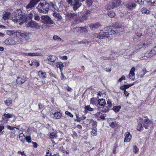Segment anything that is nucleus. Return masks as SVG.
I'll return each instance as SVG.
<instances>
[{"mask_svg":"<svg viewBox=\"0 0 156 156\" xmlns=\"http://www.w3.org/2000/svg\"><path fill=\"white\" fill-rule=\"evenodd\" d=\"M37 9L40 13H47L49 10V3L46 2L40 3L38 5Z\"/></svg>","mask_w":156,"mask_h":156,"instance_id":"f257e3e1","label":"nucleus"},{"mask_svg":"<svg viewBox=\"0 0 156 156\" xmlns=\"http://www.w3.org/2000/svg\"><path fill=\"white\" fill-rule=\"evenodd\" d=\"M23 39L24 38L23 37L20 39L19 37H16L15 38L14 40L12 39H9L7 41H6L5 42H9L7 43V44L8 45H13L20 44L24 41H23Z\"/></svg>","mask_w":156,"mask_h":156,"instance_id":"f03ea898","label":"nucleus"},{"mask_svg":"<svg viewBox=\"0 0 156 156\" xmlns=\"http://www.w3.org/2000/svg\"><path fill=\"white\" fill-rule=\"evenodd\" d=\"M41 21L44 24H52L54 23V21L52 20L50 17L47 15H44L41 17Z\"/></svg>","mask_w":156,"mask_h":156,"instance_id":"7ed1b4c3","label":"nucleus"},{"mask_svg":"<svg viewBox=\"0 0 156 156\" xmlns=\"http://www.w3.org/2000/svg\"><path fill=\"white\" fill-rule=\"evenodd\" d=\"M27 19V16L26 15H22L20 16H17L16 18L13 17L12 20L16 23L20 22V21L22 20V21L20 23V24H21L23 23L22 22L26 21Z\"/></svg>","mask_w":156,"mask_h":156,"instance_id":"20e7f679","label":"nucleus"},{"mask_svg":"<svg viewBox=\"0 0 156 156\" xmlns=\"http://www.w3.org/2000/svg\"><path fill=\"white\" fill-rule=\"evenodd\" d=\"M108 34L109 33L108 32H104L103 34H101V33H98L94 34L93 36L97 38L102 39L104 37H108Z\"/></svg>","mask_w":156,"mask_h":156,"instance_id":"39448f33","label":"nucleus"},{"mask_svg":"<svg viewBox=\"0 0 156 156\" xmlns=\"http://www.w3.org/2000/svg\"><path fill=\"white\" fill-rule=\"evenodd\" d=\"M41 0H31L29 3L26 6L27 9H31L35 7L37 3Z\"/></svg>","mask_w":156,"mask_h":156,"instance_id":"423d86ee","label":"nucleus"},{"mask_svg":"<svg viewBox=\"0 0 156 156\" xmlns=\"http://www.w3.org/2000/svg\"><path fill=\"white\" fill-rule=\"evenodd\" d=\"M57 57L55 55H50L48 56L46 61L48 64H52L56 60Z\"/></svg>","mask_w":156,"mask_h":156,"instance_id":"0eeeda50","label":"nucleus"},{"mask_svg":"<svg viewBox=\"0 0 156 156\" xmlns=\"http://www.w3.org/2000/svg\"><path fill=\"white\" fill-rule=\"evenodd\" d=\"M48 135L49 136L48 138L51 140L53 144L54 145L55 144V143L53 139L57 138L58 136L56 133L54 132H49L48 133Z\"/></svg>","mask_w":156,"mask_h":156,"instance_id":"6e6552de","label":"nucleus"},{"mask_svg":"<svg viewBox=\"0 0 156 156\" xmlns=\"http://www.w3.org/2000/svg\"><path fill=\"white\" fill-rule=\"evenodd\" d=\"M81 3L79 2L78 0H74L73 4L71 6L73 7V9L76 11L79 8L81 5Z\"/></svg>","mask_w":156,"mask_h":156,"instance_id":"1a4fd4ad","label":"nucleus"},{"mask_svg":"<svg viewBox=\"0 0 156 156\" xmlns=\"http://www.w3.org/2000/svg\"><path fill=\"white\" fill-rule=\"evenodd\" d=\"M72 30L74 32L79 31L80 33H87L88 31L85 27L75 28L72 29Z\"/></svg>","mask_w":156,"mask_h":156,"instance_id":"9d476101","label":"nucleus"},{"mask_svg":"<svg viewBox=\"0 0 156 156\" xmlns=\"http://www.w3.org/2000/svg\"><path fill=\"white\" fill-rule=\"evenodd\" d=\"M143 125L146 129H148V127L152 124L151 121H150L149 119L147 118L144 119L143 120Z\"/></svg>","mask_w":156,"mask_h":156,"instance_id":"9b49d317","label":"nucleus"},{"mask_svg":"<svg viewBox=\"0 0 156 156\" xmlns=\"http://www.w3.org/2000/svg\"><path fill=\"white\" fill-rule=\"evenodd\" d=\"M26 80V78L24 76H18L16 79V82L19 84L24 83Z\"/></svg>","mask_w":156,"mask_h":156,"instance_id":"f8f14e48","label":"nucleus"},{"mask_svg":"<svg viewBox=\"0 0 156 156\" xmlns=\"http://www.w3.org/2000/svg\"><path fill=\"white\" fill-rule=\"evenodd\" d=\"M136 4L133 2H129L125 5L126 8L130 10H132L136 7Z\"/></svg>","mask_w":156,"mask_h":156,"instance_id":"ddd939ff","label":"nucleus"},{"mask_svg":"<svg viewBox=\"0 0 156 156\" xmlns=\"http://www.w3.org/2000/svg\"><path fill=\"white\" fill-rule=\"evenodd\" d=\"M27 26L31 28H38L40 27V26L37 23L33 21L29 22L28 23Z\"/></svg>","mask_w":156,"mask_h":156,"instance_id":"4468645a","label":"nucleus"},{"mask_svg":"<svg viewBox=\"0 0 156 156\" xmlns=\"http://www.w3.org/2000/svg\"><path fill=\"white\" fill-rule=\"evenodd\" d=\"M135 70V69L134 67H133L131 69L129 73V79L133 80L135 78L134 71Z\"/></svg>","mask_w":156,"mask_h":156,"instance_id":"2eb2a0df","label":"nucleus"},{"mask_svg":"<svg viewBox=\"0 0 156 156\" xmlns=\"http://www.w3.org/2000/svg\"><path fill=\"white\" fill-rule=\"evenodd\" d=\"M49 9H50L53 12L58 10V9L56 5L53 3L50 2L49 3Z\"/></svg>","mask_w":156,"mask_h":156,"instance_id":"dca6fc26","label":"nucleus"},{"mask_svg":"<svg viewBox=\"0 0 156 156\" xmlns=\"http://www.w3.org/2000/svg\"><path fill=\"white\" fill-rule=\"evenodd\" d=\"M89 25L91 29L92 30H93L94 29H97L101 26L100 24L98 23H90Z\"/></svg>","mask_w":156,"mask_h":156,"instance_id":"f3484780","label":"nucleus"},{"mask_svg":"<svg viewBox=\"0 0 156 156\" xmlns=\"http://www.w3.org/2000/svg\"><path fill=\"white\" fill-rule=\"evenodd\" d=\"M131 138V136L129 132H126L125 133V138L124 140L125 142H129Z\"/></svg>","mask_w":156,"mask_h":156,"instance_id":"a211bd4d","label":"nucleus"},{"mask_svg":"<svg viewBox=\"0 0 156 156\" xmlns=\"http://www.w3.org/2000/svg\"><path fill=\"white\" fill-rule=\"evenodd\" d=\"M121 2L120 0H113L112 2L114 8L119 6L120 5Z\"/></svg>","mask_w":156,"mask_h":156,"instance_id":"6ab92c4d","label":"nucleus"},{"mask_svg":"<svg viewBox=\"0 0 156 156\" xmlns=\"http://www.w3.org/2000/svg\"><path fill=\"white\" fill-rule=\"evenodd\" d=\"M66 16L68 18L72 19L75 16L77 17L78 16V14L67 12L66 14Z\"/></svg>","mask_w":156,"mask_h":156,"instance_id":"aec40b11","label":"nucleus"},{"mask_svg":"<svg viewBox=\"0 0 156 156\" xmlns=\"http://www.w3.org/2000/svg\"><path fill=\"white\" fill-rule=\"evenodd\" d=\"M16 11V12H14L13 13V14L14 16V17L16 18L17 16H20L22 15V11L21 9H18Z\"/></svg>","mask_w":156,"mask_h":156,"instance_id":"412c9836","label":"nucleus"},{"mask_svg":"<svg viewBox=\"0 0 156 156\" xmlns=\"http://www.w3.org/2000/svg\"><path fill=\"white\" fill-rule=\"evenodd\" d=\"M51 114L53 115V118L55 119H59L60 118L62 115L61 113L59 112H55L54 114H53L52 113Z\"/></svg>","mask_w":156,"mask_h":156,"instance_id":"4be33fe9","label":"nucleus"},{"mask_svg":"<svg viewBox=\"0 0 156 156\" xmlns=\"http://www.w3.org/2000/svg\"><path fill=\"white\" fill-rule=\"evenodd\" d=\"M148 44L147 43L145 44H142L141 43L140 44H138L135 47V48L136 49H138L140 48H141L143 47H144L146 48L147 46L148 45Z\"/></svg>","mask_w":156,"mask_h":156,"instance_id":"5701e85b","label":"nucleus"},{"mask_svg":"<svg viewBox=\"0 0 156 156\" xmlns=\"http://www.w3.org/2000/svg\"><path fill=\"white\" fill-rule=\"evenodd\" d=\"M53 16L57 19V20H61L62 19V17L59 13L54 12L53 13Z\"/></svg>","mask_w":156,"mask_h":156,"instance_id":"b1692460","label":"nucleus"},{"mask_svg":"<svg viewBox=\"0 0 156 156\" xmlns=\"http://www.w3.org/2000/svg\"><path fill=\"white\" fill-rule=\"evenodd\" d=\"M98 110L103 112H106L109 110V108L107 107H98Z\"/></svg>","mask_w":156,"mask_h":156,"instance_id":"393cba45","label":"nucleus"},{"mask_svg":"<svg viewBox=\"0 0 156 156\" xmlns=\"http://www.w3.org/2000/svg\"><path fill=\"white\" fill-rule=\"evenodd\" d=\"M6 34L10 36H12L16 35L17 31L16 30H8L6 32Z\"/></svg>","mask_w":156,"mask_h":156,"instance_id":"a878e982","label":"nucleus"},{"mask_svg":"<svg viewBox=\"0 0 156 156\" xmlns=\"http://www.w3.org/2000/svg\"><path fill=\"white\" fill-rule=\"evenodd\" d=\"M42 55L41 53L38 52L29 53L28 54V56H41Z\"/></svg>","mask_w":156,"mask_h":156,"instance_id":"bb28decb","label":"nucleus"},{"mask_svg":"<svg viewBox=\"0 0 156 156\" xmlns=\"http://www.w3.org/2000/svg\"><path fill=\"white\" fill-rule=\"evenodd\" d=\"M56 65L57 68H58L60 69L61 72H62L64 67L63 63L61 62H58L56 63Z\"/></svg>","mask_w":156,"mask_h":156,"instance_id":"cd10ccee","label":"nucleus"},{"mask_svg":"<svg viewBox=\"0 0 156 156\" xmlns=\"http://www.w3.org/2000/svg\"><path fill=\"white\" fill-rule=\"evenodd\" d=\"M20 140L23 142H24L26 140V137L23 133H20L19 135Z\"/></svg>","mask_w":156,"mask_h":156,"instance_id":"c85d7f7f","label":"nucleus"},{"mask_svg":"<svg viewBox=\"0 0 156 156\" xmlns=\"http://www.w3.org/2000/svg\"><path fill=\"white\" fill-rule=\"evenodd\" d=\"M38 74L40 78H44L45 77L46 75L45 72H43L42 71H40L38 72Z\"/></svg>","mask_w":156,"mask_h":156,"instance_id":"c756f323","label":"nucleus"},{"mask_svg":"<svg viewBox=\"0 0 156 156\" xmlns=\"http://www.w3.org/2000/svg\"><path fill=\"white\" fill-rule=\"evenodd\" d=\"M85 110L84 112L86 113H87V111H93L94 109L93 108H91L89 105H88L85 106L84 107Z\"/></svg>","mask_w":156,"mask_h":156,"instance_id":"7c9ffc66","label":"nucleus"},{"mask_svg":"<svg viewBox=\"0 0 156 156\" xmlns=\"http://www.w3.org/2000/svg\"><path fill=\"white\" fill-rule=\"evenodd\" d=\"M106 8L110 10L114 8L112 2H109L106 6Z\"/></svg>","mask_w":156,"mask_h":156,"instance_id":"2f4dec72","label":"nucleus"},{"mask_svg":"<svg viewBox=\"0 0 156 156\" xmlns=\"http://www.w3.org/2000/svg\"><path fill=\"white\" fill-rule=\"evenodd\" d=\"M18 34L21 37H26L28 36L31 33H30L29 32H19L18 33Z\"/></svg>","mask_w":156,"mask_h":156,"instance_id":"473e14b6","label":"nucleus"},{"mask_svg":"<svg viewBox=\"0 0 156 156\" xmlns=\"http://www.w3.org/2000/svg\"><path fill=\"white\" fill-rule=\"evenodd\" d=\"M99 104L102 106H104L106 104L105 101V99H101L99 100L98 101Z\"/></svg>","mask_w":156,"mask_h":156,"instance_id":"72a5a7b5","label":"nucleus"},{"mask_svg":"<svg viewBox=\"0 0 156 156\" xmlns=\"http://www.w3.org/2000/svg\"><path fill=\"white\" fill-rule=\"evenodd\" d=\"M121 108L120 106H115L113 107L112 109L115 112L117 113L119 112Z\"/></svg>","mask_w":156,"mask_h":156,"instance_id":"f704fd0d","label":"nucleus"},{"mask_svg":"<svg viewBox=\"0 0 156 156\" xmlns=\"http://www.w3.org/2000/svg\"><path fill=\"white\" fill-rule=\"evenodd\" d=\"M11 14V13L9 12H6L4 14L3 18L5 20L8 19Z\"/></svg>","mask_w":156,"mask_h":156,"instance_id":"c9c22d12","label":"nucleus"},{"mask_svg":"<svg viewBox=\"0 0 156 156\" xmlns=\"http://www.w3.org/2000/svg\"><path fill=\"white\" fill-rule=\"evenodd\" d=\"M87 19V16L86 15L83 16L82 17L79 18V20L80 22H82L86 20Z\"/></svg>","mask_w":156,"mask_h":156,"instance_id":"e433bc0d","label":"nucleus"},{"mask_svg":"<svg viewBox=\"0 0 156 156\" xmlns=\"http://www.w3.org/2000/svg\"><path fill=\"white\" fill-rule=\"evenodd\" d=\"M92 131H91V134L93 136H96L97 135V128H92Z\"/></svg>","mask_w":156,"mask_h":156,"instance_id":"4c0bfd02","label":"nucleus"},{"mask_svg":"<svg viewBox=\"0 0 156 156\" xmlns=\"http://www.w3.org/2000/svg\"><path fill=\"white\" fill-rule=\"evenodd\" d=\"M53 38L54 40L55 41L58 40V41H61L62 42L63 41V40L62 39L56 35L54 36L53 37Z\"/></svg>","mask_w":156,"mask_h":156,"instance_id":"58836bf2","label":"nucleus"},{"mask_svg":"<svg viewBox=\"0 0 156 156\" xmlns=\"http://www.w3.org/2000/svg\"><path fill=\"white\" fill-rule=\"evenodd\" d=\"M4 116L7 118H10L12 117H14L13 115L9 113H4L3 115Z\"/></svg>","mask_w":156,"mask_h":156,"instance_id":"ea45409f","label":"nucleus"},{"mask_svg":"<svg viewBox=\"0 0 156 156\" xmlns=\"http://www.w3.org/2000/svg\"><path fill=\"white\" fill-rule=\"evenodd\" d=\"M142 13L144 14H149L150 12L147 9L145 8H143L142 9Z\"/></svg>","mask_w":156,"mask_h":156,"instance_id":"a19ab883","label":"nucleus"},{"mask_svg":"<svg viewBox=\"0 0 156 156\" xmlns=\"http://www.w3.org/2000/svg\"><path fill=\"white\" fill-rule=\"evenodd\" d=\"M108 15L111 18L114 17L115 15V13L112 11H109L108 13Z\"/></svg>","mask_w":156,"mask_h":156,"instance_id":"79ce46f5","label":"nucleus"},{"mask_svg":"<svg viewBox=\"0 0 156 156\" xmlns=\"http://www.w3.org/2000/svg\"><path fill=\"white\" fill-rule=\"evenodd\" d=\"M34 14V20H40V17L39 15L37 14H35L33 12Z\"/></svg>","mask_w":156,"mask_h":156,"instance_id":"37998d69","label":"nucleus"},{"mask_svg":"<svg viewBox=\"0 0 156 156\" xmlns=\"http://www.w3.org/2000/svg\"><path fill=\"white\" fill-rule=\"evenodd\" d=\"M5 102L6 105L8 106H9L12 103V101L11 100H6Z\"/></svg>","mask_w":156,"mask_h":156,"instance_id":"c03bdc74","label":"nucleus"},{"mask_svg":"<svg viewBox=\"0 0 156 156\" xmlns=\"http://www.w3.org/2000/svg\"><path fill=\"white\" fill-rule=\"evenodd\" d=\"M113 27L117 28H120L121 27V26L119 23H115L113 25Z\"/></svg>","mask_w":156,"mask_h":156,"instance_id":"a18cd8bd","label":"nucleus"},{"mask_svg":"<svg viewBox=\"0 0 156 156\" xmlns=\"http://www.w3.org/2000/svg\"><path fill=\"white\" fill-rule=\"evenodd\" d=\"M107 105H108V107L109 109L112 106V102L110 100L108 99L107 101Z\"/></svg>","mask_w":156,"mask_h":156,"instance_id":"49530a36","label":"nucleus"},{"mask_svg":"<svg viewBox=\"0 0 156 156\" xmlns=\"http://www.w3.org/2000/svg\"><path fill=\"white\" fill-rule=\"evenodd\" d=\"M142 129H143L142 125L140 123L138 124L137 126V130L138 131H140L141 130H142Z\"/></svg>","mask_w":156,"mask_h":156,"instance_id":"de8ad7c7","label":"nucleus"},{"mask_svg":"<svg viewBox=\"0 0 156 156\" xmlns=\"http://www.w3.org/2000/svg\"><path fill=\"white\" fill-rule=\"evenodd\" d=\"M92 125L93 126V128H96L97 126V122L96 121L94 120L92 123Z\"/></svg>","mask_w":156,"mask_h":156,"instance_id":"09e8293b","label":"nucleus"},{"mask_svg":"<svg viewBox=\"0 0 156 156\" xmlns=\"http://www.w3.org/2000/svg\"><path fill=\"white\" fill-rule=\"evenodd\" d=\"M34 14H33L32 13H30L28 14V16H27V19H31L33 18V17L34 16Z\"/></svg>","mask_w":156,"mask_h":156,"instance_id":"8fccbe9b","label":"nucleus"},{"mask_svg":"<svg viewBox=\"0 0 156 156\" xmlns=\"http://www.w3.org/2000/svg\"><path fill=\"white\" fill-rule=\"evenodd\" d=\"M133 151L135 153H136L138 151L139 149L135 146H134L133 147Z\"/></svg>","mask_w":156,"mask_h":156,"instance_id":"3c124183","label":"nucleus"},{"mask_svg":"<svg viewBox=\"0 0 156 156\" xmlns=\"http://www.w3.org/2000/svg\"><path fill=\"white\" fill-rule=\"evenodd\" d=\"M26 140L28 143H30L31 142V139L30 136H28L26 137Z\"/></svg>","mask_w":156,"mask_h":156,"instance_id":"603ef678","label":"nucleus"},{"mask_svg":"<svg viewBox=\"0 0 156 156\" xmlns=\"http://www.w3.org/2000/svg\"><path fill=\"white\" fill-rule=\"evenodd\" d=\"M108 35H112L116 33V32L113 30L111 29L109 32H108Z\"/></svg>","mask_w":156,"mask_h":156,"instance_id":"864d4df0","label":"nucleus"},{"mask_svg":"<svg viewBox=\"0 0 156 156\" xmlns=\"http://www.w3.org/2000/svg\"><path fill=\"white\" fill-rule=\"evenodd\" d=\"M154 51H152L151 52V51H150L149 53L148 54V58L150 57H151L153 55H154L155 54H154Z\"/></svg>","mask_w":156,"mask_h":156,"instance_id":"5fc2aeb1","label":"nucleus"},{"mask_svg":"<svg viewBox=\"0 0 156 156\" xmlns=\"http://www.w3.org/2000/svg\"><path fill=\"white\" fill-rule=\"evenodd\" d=\"M65 114L66 115L69 116L71 117H73V115L69 112L68 111H66L65 112Z\"/></svg>","mask_w":156,"mask_h":156,"instance_id":"6e6d98bb","label":"nucleus"},{"mask_svg":"<svg viewBox=\"0 0 156 156\" xmlns=\"http://www.w3.org/2000/svg\"><path fill=\"white\" fill-rule=\"evenodd\" d=\"M102 114L100 112H97L96 114H95L94 115L95 116L96 118H98L100 117V116Z\"/></svg>","mask_w":156,"mask_h":156,"instance_id":"4d7b16f0","label":"nucleus"},{"mask_svg":"<svg viewBox=\"0 0 156 156\" xmlns=\"http://www.w3.org/2000/svg\"><path fill=\"white\" fill-rule=\"evenodd\" d=\"M145 0H137V2L140 5H143Z\"/></svg>","mask_w":156,"mask_h":156,"instance_id":"13d9d810","label":"nucleus"},{"mask_svg":"<svg viewBox=\"0 0 156 156\" xmlns=\"http://www.w3.org/2000/svg\"><path fill=\"white\" fill-rule=\"evenodd\" d=\"M125 76L124 75H123V76H122L119 79V80H118V81H119V82H121L122 81V80H125Z\"/></svg>","mask_w":156,"mask_h":156,"instance_id":"bf43d9fd","label":"nucleus"},{"mask_svg":"<svg viewBox=\"0 0 156 156\" xmlns=\"http://www.w3.org/2000/svg\"><path fill=\"white\" fill-rule=\"evenodd\" d=\"M6 128L8 129H10V130H13L15 128V127L10 126H9V125L7 126Z\"/></svg>","mask_w":156,"mask_h":156,"instance_id":"052dcab7","label":"nucleus"},{"mask_svg":"<svg viewBox=\"0 0 156 156\" xmlns=\"http://www.w3.org/2000/svg\"><path fill=\"white\" fill-rule=\"evenodd\" d=\"M76 120L77 121L80 122V121H81L82 120V119H81L82 118L79 117L78 115H76Z\"/></svg>","mask_w":156,"mask_h":156,"instance_id":"680f3d73","label":"nucleus"},{"mask_svg":"<svg viewBox=\"0 0 156 156\" xmlns=\"http://www.w3.org/2000/svg\"><path fill=\"white\" fill-rule=\"evenodd\" d=\"M94 100L95 99H94V98H91L90 100V104L93 105L94 104H95V101H94Z\"/></svg>","mask_w":156,"mask_h":156,"instance_id":"e2e57ef3","label":"nucleus"},{"mask_svg":"<svg viewBox=\"0 0 156 156\" xmlns=\"http://www.w3.org/2000/svg\"><path fill=\"white\" fill-rule=\"evenodd\" d=\"M154 0H146L147 3H149L150 5H151Z\"/></svg>","mask_w":156,"mask_h":156,"instance_id":"0e129e2a","label":"nucleus"},{"mask_svg":"<svg viewBox=\"0 0 156 156\" xmlns=\"http://www.w3.org/2000/svg\"><path fill=\"white\" fill-rule=\"evenodd\" d=\"M94 120L91 119H87V121L89 122V124L92 123Z\"/></svg>","mask_w":156,"mask_h":156,"instance_id":"69168bd1","label":"nucleus"},{"mask_svg":"<svg viewBox=\"0 0 156 156\" xmlns=\"http://www.w3.org/2000/svg\"><path fill=\"white\" fill-rule=\"evenodd\" d=\"M33 65L36 66V67H38L39 66L40 64L39 62H34Z\"/></svg>","mask_w":156,"mask_h":156,"instance_id":"338daca9","label":"nucleus"},{"mask_svg":"<svg viewBox=\"0 0 156 156\" xmlns=\"http://www.w3.org/2000/svg\"><path fill=\"white\" fill-rule=\"evenodd\" d=\"M154 51V54L156 53V46L154 47L153 49L151 50V52Z\"/></svg>","mask_w":156,"mask_h":156,"instance_id":"774afa93","label":"nucleus"}]
</instances>
